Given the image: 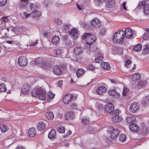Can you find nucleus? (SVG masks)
<instances>
[{
	"instance_id": "obj_1",
	"label": "nucleus",
	"mask_w": 149,
	"mask_h": 149,
	"mask_svg": "<svg viewBox=\"0 0 149 149\" xmlns=\"http://www.w3.org/2000/svg\"><path fill=\"white\" fill-rule=\"evenodd\" d=\"M31 95L35 97L38 96L40 100H44L46 97V91L45 89L42 87H36L32 91Z\"/></svg>"
},
{
	"instance_id": "obj_2",
	"label": "nucleus",
	"mask_w": 149,
	"mask_h": 149,
	"mask_svg": "<svg viewBox=\"0 0 149 149\" xmlns=\"http://www.w3.org/2000/svg\"><path fill=\"white\" fill-rule=\"evenodd\" d=\"M124 34V31L119 30L113 34V42L115 43H120L123 41L125 38Z\"/></svg>"
},
{
	"instance_id": "obj_3",
	"label": "nucleus",
	"mask_w": 149,
	"mask_h": 149,
	"mask_svg": "<svg viewBox=\"0 0 149 149\" xmlns=\"http://www.w3.org/2000/svg\"><path fill=\"white\" fill-rule=\"evenodd\" d=\"M30 7L32 12L31 13V16L33 17H40L41 15L40 9L36 4L35 3L31 4Z\"/></svg>"
},
{
	"instance_id": "obj_4",
	"label": "nucleus",
	"mask_w": 149,
	"mask_h": 149,
	"mask_svg": "<svg viewBox=\"0 0 149 149\" xmlns=\"http://www.w3.org/2000/svg\"><path fill=\"white\" fill-rule=\"evenodd\" d=\"M81 38L83 40L89 39L86 43L89 45H91L93 42H95L96 40V38L95 36H91L90 33H84L82 36Z\"/></svg>"
},
{
	"instance_id": "obj_5",
	"label": "nucleus",
	"mask_w": 149,
	"mask_h": 149,
	"mask_svg": "<svg viewBox=\"0 0 149 149\" xmlns=\"http://www.w3.org/2000/svg\"><path fill=\"white\" fill-rule=\"evenodd\" d=\"M31 88V86L29 84H24L21 88V93L24 95L28 94L30 93Z\"/></svg>"
},
{
	"instance_id": "obj_6",
	"label": "nucleus",
	"mask_w": 149,
	"mask_h": 149,
	"mask_svg": "<svg viewBox=\"0 0 149 149\" xmlns=\"http://www.w3.org/2000/svg\"><path fill=\"white\" fill-rule=\"evenodd\" d=\"M18 64L20 66L24 67L27 64L28 61L26 58L23 56L19 57L18 60Z\"/></svg>"
},
{
	"instance_id": "obj_7",
	"label": "nucleus",
	"mask_w": 149,
	"mask_h": 149,
	"mask_svg": "<svg viewBox=\"0 0 149 149\" xmlns=\"http://www.w3.org/2000/svg\"><path fill=\"white\" fill-rule=\"evenodd\" d=\"M73 98V96L71 94H67L63 97V102L65 104H68L70 103Z\"/></svg>"
},
{
	"instance_id": "obj_8",
	"label": "nucleus",
	"mask_w": 149,
	"mask_h": 149,
	"mask_svg": "<svg viewBox=\"0 0 149 149\" xmlns=\"http://www.w3.org/2000/svg\"><path fill=\"white\" fill-rule=\"evenodd\" d=\"M114 107L113 105L111 103L107 104L104 109V111L106 113H111L114 110Z\"/></svg>"
},
{
	"instance_id": "obj_9",
	"label": "nucleus",
	"mask_w": 149,
	"mask_h": 149,
	"mask_svg": "<svg viewBox=\"0 0 149 149\" xmlns=\"http://www.w3.org/2000/svg\"><path fill=\"white\" fill-rule=\"evenodd\" d=\"M133 32L132 29L129 28L126 29L124 31V37L127 38H130L132 36Z\"/></svg>"
},
{
	"instance_id": "obj_10",
	"label": "nucleus",
	"mask_w": 149,
	"mask_h": 149,
	"mask_svg": "<svg viewBox=\"0 0 149 149\" xmlns=\"http://www.w3.org/2000/svg\"><path fill=\"white\" fill-rule=\"evenodd\" d=\"M91 24L92 26L95 28H98L101 26V23L97 18H94L91 22Z\"/></svg>"
},
{
	"instance_id": "obj_11",
	"label": "nucleus",
	"mask_w": 149,
	"mask_h": 149,
	"mask_svg": "<svg viewBox=\"0 0 149 149\" xmlns=\"http://www.w3.org/2000/svg\"><path fill=\"white\" fill-rule=\"evenodd\" d=\"M84 49L80 46L75 47L74 49L73 52L74 54L76 56L79 55L83 53Z\"/></svg>"
},
{
	"instance_id": "obj_12",
	"label": "nucleus",
	"mask_w": 149,
	"mask_h": 149,
	"mask_svg": "<svg viewBox=\"0 0 149 149\" xmlns=\"http://www.w3.org/2000/svg\"><path fill=\"white\" fill-rule=\"evenodd\" d=\"M69 33L73 39H76L78 38V31L77 29L73 28L69 32Z\"/></svg>"
},
{
	"instance_id": "obj_13",
	"label": "nucleus",
	"mask_w": 149,
	"mask_h": 149,
	"mask_svg": "<svg viewBox=\"0 0 149 149\" xmlns=\"http://www.w3.org/2000/svg\"><path fill=\"white\" fill-rule=\"evenodd\" d=\"M139 107V104L138 103L134 102L131 104L130 107V111L132 113H135L138 109Z\"/></svg>"
},
{
	"instance_id": "obj_14",
	"label": "nucleus",
	"mask_w": 149,
	"mask_h": 149,
	"mask_svg": "<svg viewBox=\"0 0 149 149\" xmlns=\"http://www.w3.org/2000/svg\"><path fill=\"white\" fill-rule=\"evenodd\" d=\"M74 118V115L72 111H68L65 116V118L67 120H72Z\"/></svg>"
},
{
	"instance_id": "obj_15",
	"label": "nucleus",
	"mask_w": 149,
	"mask_h": 149,
	"mask_svg": "<svg viewBox=\"0 0 149 149\" xmlns=\"http://www.w3.org/2000/svg\"><path fill=\"white\" fill-rule=\"evenodd\" d=\"M108 93L110 95L116 98L119 97L120 96L119 93L114 89H111L108 91Z\"/></svg>"
},
{
	"instance_id": "obj_16",
	"label": "nucleus",
	"mask_w": 149,
	"mask_h": 149,
	"mask_svg": "<svg viewBox=\"0 0 149 149\" xmlns=\"http://www.w3.org/2000/svg\"><path fill=\"white\" fill-rule=\"evenodd\" d=\"M119 133V130L117 129H113L112 130L111 134V137L113 139H115L118 135Z\"/></svg>"
},
{
	"instance_id": "obj_17",
	"label": "nucleus",
	"mask_w": 149,
	"mask_h": 149,
	"mask_svg": "<svg viewBox=\"0 0 149 149\" xmlns=\"http://www.w3.org/2000/svg\"><path fill=\"white\" fill-rule=\"evenodd\" d=\"M107 89L104 86H101L98 88L96 90L97 93L100 95H102L106 91Z\"/></svg>"
},
{
	"instance_id": "obj_18",
	"label": "nucleus",
	"mask_w": 149,
	"mask_h": 149,
	"mask_svg": "<svg viewBox=\"0 0 149 149\" xmlns=\"http://www.w3.org/2000/svg\"><path fill=\"white\" fill-rule=\"evenodd\" d=\"M129 128L130 130L133 132L138 131L139 129L138 126L135 124H131L130 125Z\"/></svg>"
},
{
	"instance_id": "obj_19",
	"label": "nucleus",
	"mask_w": 149,
	"mask_h": 149,
	"mask_svg": "<svg viewBox=\"0 0 149 149\" xmlns=\"http://www.w3.org/2000/svg\"><path fill=\"white\" fill-rule=\"evenodd\" d=\"M53 71L54 73L57 75L61 74L62 73L61 67L58 65H56L54 67Z\"/></svg>"
},
{
	"instance_id": "obj_20",
	"label": "nucleus",
	"mask_w": 149,
	"mask_h": 149,
	"mask_svg": "<svg viewBox=\"0 0 149 149\" xmlns=\"http://www.w3.org/2000/svg\"><path fill=\"white\" fill-rule=\"evenodd\" d=\"M36 134V132L35 129L33 127L30 128L28 132V136L29 137L34 136Z\"/></svg>"
},
{
	"instance_id": "obj_21",
	"label": "nucleus",
	"mask_w": 149,
	"mask_h": 149,
	"mask_svg": "<svg viewBox=\"0 0 149 149\" xmlns=\"http://www.w3.org/2000/svg\"><path fill=\"white\" fill-rule=\"evenodd\" d=\"M115 4V1L109 0L106 3V6L108 8H111L114 6Z\"/></svg>"
},
{
	"instance_id": "obj_22",
	"label": "nucleus",
	"mask_w": 149,
	"mask_h": 149,
	"mask_svg": "<svg viewBox=\"0 0 149 149\" xmlns=\"http://www.w3.org/2000/svg\"><path fill=\"white\" fill-rule=\"evenodd\" d=\"M37 129L39 131H42L45 128V124L42 122L39 123L37 125Z\"/></svg>"
},
{
	"instance_id": "obj_23",
	"label": "nucleus",
	"mask_w": 149,
	"mask_h": 149,
	"mask_svg": "<svg viewBox=\"0 0 149 149\" xmlns=\"http://www.w3.org/2000/svg\"><path fill=\"white\" fill-rule=\"evenodd\" d=\"M45 115L46 118L49 120H52L54 117L53 113L51 111H49L46 113Z\"/></svg>"
},
{
	"instance_id": "obj_24",
	"label": "nucleus",
	"mask_w": 149,
	"mask_h": 149,
	"mask_svg": "<svg viewBox=\"0 0 149 149\" xmlns=\"http://www.w3.org/2000/svg\"><path fill=\"white\" fill-rule=\"evenodd\" d=\"M126 120L127 123H130L134 122L136 120L135 117L133 115L127 116L126 118Z\"/></svg>"
},
{
	"instance_id": "obj_25",
	"label": "nucleus",
	"mask_w": 149,
	"mask_h": 149,
	"mask_svg": "<svg viewBox=\"0 0 149 149\" xmlns=\"http://www.w3.org/2000/svg\"><path fill=\"white\" fill-rule=\"evenodd\" d=\"M141 77V76L140 74L136 73L134 74L131 77V80L133 81H135L140 79Z\"/></svg>"
},
{
	"instance_id": "obj_26",
	"label": "nucleus",
	"mask_w": 149,
	"mask_h": 149,
	"mask_svg": "<svg viewBox=\"0 0 149 149\" xmlns=\"http://www.w3.org/2000/svg\"><path fill=\"white\" fill-rule=\"evenodd\" d=\"M122 117L118 116H113L111 118V120L115 123L119 122L122 120Z\"/></svg>"
},
{
	"instance_id": "obj_27",
	"label": "nucleus",
	"mask_w": 149,
	"mask_h": 149,
	"mask_svg": "<svg viewBox=\"0 0 149 149\" xmlns=\"http://www.w3.org/2000/svg\"><path fill=\"white\" fill-rule=\"evenodd\" d=\"M143 48L142 50V52L143 54H146L149 53V47L147 45H144L143 46Z\"/></svg>"
},
{
	"instance_id": "obj_28",
	"label": "nucleus",
	"mask_w": 149,
	"mask_h": 149,
	"mask_svg": "<svg viewBox=\"0 0 149 149\" xmlns=\"http://www.w3.org/2000/svg\"><path fill=\"white\" fill-rule=\"evenodd\" d=\"M56 134V133L55 130L54 129H52L49 133L48 137L50 139L54 138Z\"/></svg>"
},
{
	"instance_id": "obj_29",
	"label": "nucleus",
	"mask_w": 149,
	"mask_h": 149,
	"mask_svg": "<svg viewBox=\"0 0 149 149\" xmlns=\"http://www.w3.org/2000/svg\"><path fill=\"white\" fill-rule=\"evenodd\" d=\"M59 37L58 36H54L52 39V42L54 45H57L59 42Z\"/></svg>"
},
{
	"instance_id": "obj_30",
	"label": "nucleus",
	"mask_w": 149,
	"mask_h": 149,
	"mask_svg": "<svg viewBox=\"0 0 149 149\" xmlns=\"http://www.w3.org/2000/svg\"><path fill=\"white\" fill-rule=\"evenodd\" d=\"M62 30L63 32L65 33H68L70 31V26L68 24L64 25L63 27L62 28Z\"/></svg>"
},
{
	"instance_id": "obj_31",
	"label": "nucleus",
	"mask_w": 149,
	"mask_h": 149,
	"mask_svg": "<svg viewBox=\"0 0 149 149\" xmlns=\"http://www.w3.org/2000/svg\"><path fill=\"white\" fill-rule=\"evenodd\" d=\"M85 72V70L82 69H79L76 71V75L77 77H79L84 74Z\"/></svg>"
},
{
	"instance_id": "obj_32",
	"label": "nucleus",
	"mask_w": 149,
	"mask_h": 149,
	"mask_svg": "<svg viewBox=\"0 0 149 149\" xmlns=\"http://www.w3.org/2000/svg\"><path fill=\"white\" fill-rule=\"evenodd\" d=\"M41 66L45 69H46L49 67V64L46 61H42L41 63Z\"/></svg>"
},
{
	"instance_id": "obj_33",
	"label": "nucleus",
	"mask_w": 149,
	"mask_h": 149,
	"mask_svg": "<svg viewBox=\"0 0 149 149\" xmlns=\"http://www.w3.org/2000/svg\"><path fill=\"white\" fill-rule=\"evenodd\" d=\"M102 68L107 70H109L110 66L108 63L106 62H104L102 63Z\"/></svg>"
},
{
	"instance_id": "obj_34",
	"label": "nucleus",
	"mask_w": 149,
	"mask_h": 149,
	"mask_svg": "<svg viewBox=\"0 0 149 149\" xmlns=\"http://www.w3.org/2000/svg\"><path fill=\"white\" fill-rule=\"evenodd\" d=\"M142 48V45L140 44H138L134 46L133 47L134 49L136 52H139L141 51Z\"/></svg>"
},
{
	"instance_id": "obj_35",
	"label": "nucleus",
	"mask_w": 149,
	"mask_h": 149,
	"mask_svg": "<svg viewBox=\"0 0 149 149\" xmlns=\"http://www.w3.org/2000/svg\"><path fill=\"white\" fill-rule=\"evenodd\" d=\"M0 129L2 132H6L8 130V127L4 125H1L0 126Z\"/></svg>"
},
{
	"instance_id": "obj_36",
	"label": "nucleus",
	"mask_w": 149,
	"mask_h": 149,
	"mask_svg": "<svg viewBox=\"0 0 149 149\" xmlns=\"http://www.w3.org/2000/svg\"><path fill=\"white\" fill-rule=\"evenodd\" d=\"M6 91V88L4 84L2 83L0 84V92H5Z\"/></svg>"
},
{
	"instance_id": "obj_37",
	"label": "nucleus",
	"mask_w": 149,
	"mask_h": 149,
	"mask_svg": "<svg viewBox=\"0 0 149 149\" xmlns=\"http://www.w3.org/2000/svg\"><path fill=\"white\" fill-rule=\"evenodd\" d=\"M143 10L144 13L146 15H147L149 14V6L148 5H146L143 8Z\"/></svg>"
},
{
	"instance_id": "obj_38",
	"label": "nucleus",
	"mask_w": 149,
	"mask_h": 149,
	"mask_svg": "<svg viewBox=\"0 0 149 149\" xmlns=\"http://www.w3.org/2000/svg\"><path fill=\"white\" fill-rule=\"evenodd\" d=\"M58 131L60 133H64L65 131V128L63 126H60L58 129Z\"/></svg>"
},
{
	"instance_id": "obj_39",
	"label": "nucleus",
	"mask_w": 149,
	"mask_h": 149,
	"mask_svg": "<svg viewBox=\"0 0 149 149\" xmlns=\"http://www.w3.org/2000/svg\"><path fill=\"white\" fill-rule=\"evenodd\" d=\"M103 58V57L102 56H98L95 58V61L97 63H101L102 61V60Z\"/></svg>"
},
{
	"instance_id": "obj_40",
	"label": "nucleus",
	"mask_w": 149,
	"mask_h": 149,
	"mask_svg": "<svg viewBox=\"0 0 149 149\" xmlns=\"http://www.w3.org/2000/svg\"><path fill=\"white\" fill-rule=\"evenodd\" d=\"M146 84V82L145 81H140L138 83L137 86L139 87H142L144 86Z\"/></svg>"
},
{
	"instance_id": "obj_41",
	"label": "nucleus",
	"mask_w": 149,
	"mask_h": 149,
	"mask_svg": "<svg viewBox=\"0 0 149 149\" xmlns=\"http://www.w3.org/2000/svg\"><path fill=\"white\" fill-rule=\"evenodd\" d=\"M104 106H103V105L99 104L97 106V109L98 110L102 112L103 111H104Z\"/></svg>"
},
{
	"instance_id": "obj_42",
	"label": "nucleus",
	"mask_w": 149,
	"mask_h": 149,
	"mask_svg": "<svg viewBox=\"0 0 149 149\" xmlns=\"http://www.w3.org/2000/svg\"><path fill=\"white\" fill-rule=\"evenodd\" d=\"M62 52V50L61 49H57L54 51V53L55 54L58 55L61 54Z\"/></svg>"
},
{
	"instance_id": "obj_43",
	"label": "nucleus",
	"mask_w": 149,
	"mask_h": 149,
	"mask_svg": "<svg viewBox=\"0 0 149 149\" xmlns=\"http://www.w3.org/2000/svg\"><path fill=\"white\" fill-rule=\"evenodd\" d=\"M126 136L124 134H121L120 136L119 140L122 141H124L126 140Z\"/></svg>"
},
{
	"instance_id": "obj_44",
	"label": "nucleus",
	"mask_w": 149,
	"mask_h": 149,
	"mask_svg": "<svg viewBox=\"0 0 149 149\" xmlns=\"http://www.w3.org/2000/svg\"><path fill=\"white\" fill-rule=\"evenodd\" d=\"M106 31H107L105 28H101L100 29V31L99 32V34L100 35H103L106 33Z\"/></svg>"
},
{
	"instance_id": "obj_45",
	"label": "nucleus",
	"mask_w": 149,
	"mask_h": 149,
	"mask_svg": "<svg viewBox=\"0 0 149 149\" xmlns=\"http://www.w3.org/2000/svg\"><path fill=\"white\" fill-rule=\"evenodd\" d=\"M143 104L144 105H146L148 103H149V96H146L145 98V99L143 101Z\"/></svg>"
},
{
	"instance_id": "obj_46",
	"label": "nucleus",
	"mask_w": 149,
	"mask_h": 149,
	"mask_svg": "<svg viewBox=\"0 0 149 149\" xmlns=\"http://www.w3.org/2000/svg\"><path fill=\"white\" fill-rule=\"evenodd\" d=\"M144 3L143 2H141L140 3L137 7V8L139 9H141L143 8H144L145 5Z\"/></svg>"
},
{
	"instance_id": "obj_47",
	"label": "nucleus",
	"mask_w": 149,
	"mask_h": 149,
	"mask_svg": "<svg viewBox=\"0 0 149 149\" xmlns=\"http://www.w3.org/2000/svg\"><path fill=\"white\" fill-rule=\"evenodd\" d=\"M82 123L84 125H87L89 123V120L88 119L84 118H82Z\"/></svg>"
},
{
	"instance_id": "obj_48",
	"label": "nucleus",
	"mask_w": 149,
	"mask_h": 149,
	"mask_svg": "<svg viewBox=\"0 0 149 149\" xmlns=\"http://www.w3.org/2000/svg\"><path fill=\"white\" fill-rule=\"evenodd\" d=\"M47 96L50 99H52L54 97L55 95L51 91L48 92L47 93Z\"/></svg>"
},
{
	"instance_id": "obj_49",
	"label": "nucleus",
	"mask_w": 149,
	"mask_h": 149,
	"mask_svg": "<svg viewBox=\"0 0 149 149\" xmlns=\"http://www.w3.org/2000/svg\"><path fill=\"white\" fill-rule=\"evenodd\" d=\"M54 20L55 22V23L57 25H61L62 24L61 21L58 19H55Z\"/></svg>"
},
{
	"instance_id": "obj_50",
	"label": "nucleus",
	"mask_w": 149,
	"mask_h": 149,
	"mask_svg": "<svg viewBox=\"0 0 149 149\" xmlns=\"http://www.w3.org/2000/svg\"><path fill=\"white\" fill-rule=\"evenodd\" d=\"M42 62V59L40 58H38L35 59L34 62L36 64H40L41 62Z\"/></svg>"
},
{
	"instance_id": "obj_51",
	"label": "nucleus",
	"mask_w": 149,
	"mask_h": 149,
	"mask_svg": "<svg viewBox=\"0 0 149 149\" xmlns=\"http://www.w3.org/2000/svg\"><path fill=\"white\" fill-rule=\"evenodd\" d=\"M112 114L114 116H118L119 113V111L118 110H115L113 111H112Z\"/></svg>"
},
{
	"instance_id": "obj_52",
	"label": "nucleus",
	"mask_w": 149,
	"mask_h": 149,
	"mask_svg": "<svg viewBox=\"0 0 149 149\" xmlns=\"http://www.w3.org/2000/svg\"><path fill=\"white\" fill-rule=\"evenodd\" d=\"M128 91V89L126 88H124L123 92V95H126L127 92Z\"/></svg>"
},
{
	"instance_id": "obj_53",
	"label": "nucleus",
	"mask_w": 149,
	"mask_h": 149,
	"mask_svg": "<svg viewBox=\"0 0 149 149\" xmlns=\"http://www.w3.org/2000/svg\"><path fill=\"white\" fill-rule=\"evenodd\" d=\"M131 61L130 60L126 61L125 63V66L127 68H129V66L130 65V64H131Z\"/></svg>"
},
{
	"instance_id": "obj_54",
	"label": "nucleus",
	"mask_w": 149,
	"mask_h": 149,
	"mask_svg": "<svg viewBox=\"0 0 149 149\" xmlns=\"http://www.w3.org/2000/svg\"><path fill=\"white\" fill-rule=\"evenodd\" d=\"M7 0H0V6H2L5 4Z\"/></svg>"
},
{
	"instance_id": "obj_55",
	"label": "nucleus",
	"mask_w": 149,
	"mask_h": 149,
	"mask_svg": "<svg viewBox=\"0 0 149 149\" xmlns=\"http://www.w3.org/2000/svg\"><path fill=\"white\" fill-rule=\"evenodd\" d=\"M87 25V24L85 22H82L80 24V26L82 28L86 27Z\"/></svg>"
},
{
	"instance_id": "obj_56",
	"label": "nucleus",
	"mask_w": 149,
	"mask_h": 149,
	"mask_svg": "<svg viewBox=\"0 0 149 149\" xmlns=\"http://www.w3.org/2000/svg\"><path fill=\"white\" fill-rule=\"evenodd\" d=\"M88 68L89 70H94L95 68L93 64H91L88 65Z\"/></svg>"
},
{
	"instance_id": "obj_57",
	"label": "nucleus",
	"mask_w": 149,
	"mask_h": 149,
	"mask_svg": "<svg viewBox=\"0 0 149 149\" xmlns=\"http://www.w3.org/2000/svg\"><path fill=\"white\" fill-rule=\"evenodd\" d=\"M149 34L148 33H145L143 36V38L144 40H146L148 38Z\"/></svg>"
},
{
	"instance_id": "obj_58",
	"label": "nucleus",
	"mask_w": 149,
	"mask_h": 149,
	"mask_svg": "<svg viewBox=\"0 0 149 149\" xmlns=\"http://www.w3.org/2000/svg\"><path fill=\"white\" fill-rule=\"evenodd\" d=\"M2 20L3 22H6L8 21V18L7 17H2Z\"/></svg>"
},
{
	"instance_id": "obj_59",
	"label": "nucleus",
	"mask_w": 149,
	"mask_h": 149,
	"mask_svg": "<svg viewBox=\"0 0 149 149\" xmlns=\"http://www.w3.org/2000/svg\"><path fill=\"white\" fill-rule=\"evenodd\" d=\"M72 42L71 40H68L65 43L66 46H70L71 45Z\"/></svg>"
},
{
	"instance_id": "obj_60",
	"label": "nucleus",
	"mask_w": 149,
	"mask_h": 149,
	"mask_svg": "<svg viewBox=\"0 0 149 149\" xmlns=\"http://www.w3.org/2000/svg\"><path fill=\"white\" fill-rule=\"evenodd\" d=\"M112 139L111 137L107 138L106 140V143H109L111 142L112 141Z\"/></svg>"
},
{
	"instance_id": "obj_61",
	"label": "nucleus",
	"mask_w": 149,
	"mask_h": 149,
	"mask_svg": "<svg viewBox=\"0 0 149 149\" xmlns=\"http://www.w3.org/2000/svg\"><path fill=\"white\" fill-rule=\"evenodd\" d=\"M71 107L74 109H77V106L76 104L73 103L71 106Z\"/></svg>"
},
{
	"instance_id": "obj_62",
	"label": "nucleus",
	"mask_w": 149,
	"mask_h": 149,
	"mask_svg": "<svg viewBox=\"0 0 149 149\" xmlns=\"http://www.w3.org/2000/svg\"><path fill=\"white\" fill-rule=\"evenodd\" d=\"M23 14H24V16H25V17L27 18H29V17L30 16H31V13L30 14H27L25 12H24L23 13Z\"/></svg>"
},
{
	"instance_id": "obj_63",
	"label": "nucleus",
	"mask_w": 149,
	"mask_h": 149,
	"mask_svg": "<svg viewBox=\"0 0 149 149\" xmlns=\"http://www.w3.org/2000/svg\"><path fill=\"white\" fill-rule=\"evenodd\" d=\"M43 36L45 37H47L48 36V33L47 32H45L43 33Z\"/></svg>"
},
{
	"instance_id": "obj_64",
	"label": "nucleus",
	"mask_w": 149,
	"mask_h": 149,
	"mask_svg": "<svg viewBox=\"0 0 149 149\" xmlns=\"http://www.w3.org/2000/svg\"><path fill=\"white\" fill-rule=\"evenodd\" d=\"M15 149H25V148L23 146H18L16 147Z\"/></svg>"
}]
</instances>
